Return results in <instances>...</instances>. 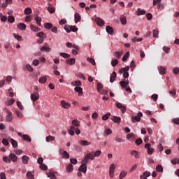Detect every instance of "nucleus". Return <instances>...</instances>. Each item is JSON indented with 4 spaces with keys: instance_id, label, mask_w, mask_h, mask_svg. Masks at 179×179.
I'll return each mask as SVG.
<instances>
[{
    "instance_id": "e2e57ef3",
    "label": "nucleus",
    "mask_w": 179,
    "mask_h": 179,
    "mask_svg": "<svg viewBox=\"0 0 179 179\" xmlns=\"http://www.w3.org/2000/svg\"><path fill=\"white\" fill-rule=\"evenodd\" d=\"M122 56V52H115V57L116 58H120Z\"/></svg>"
},
{
    "instance_id": "9b49d317",
    "label": "nucleus",
    "mask_w": 179,
    "mask_h": 179,
    "mask_svg": "<svg viewBox=\"0 0 179 179\" xmlns=\"http://www.w3.org/2000/svg\"><path fill=\"white\" fill-rule=\"evenodd\" d=\"M59 153L63 159H69V154L66 151H63L62 149L59 150Z\"/></svg>"
},
{
    "instance_id": "72a5a7b5",
    "label": "nucleus",
    "mask_w": 179,
    "mask_h": 179,
    "mask_svg": "<svg viewBox=\"0 0 179 179\" xmlns=\"http://www.w3.org/2000/svg\"><path fill=\"white\" fill-rule=\"evenodd\" d=\"M146 11L145 10H142L141 8L137 9V15L141 16V15H145Z\"/></svg>"
},
{
    "instance_id": "20e7f679",
    "label": "nucleus",
    "mask_w": 179,
    "mask_h": 179,
    "mask_svg": "<svg viewBox=\"0 0 179 179\" xmlns=\"http://www.w3.org/2000/svg\"><path fill=\"white\" fill-rule=\"evenodd\" d=\"M128 71H129V66H126L124 68L121 69L119 71V73H123V77L124 79H127L129 77V73H128Z\"/></svg>"
},
{
    "instance_id": "412c9836",
    "label": "nucleus",
    "mask_w": 179,
    "mask_h": 179,
    "mask_svg": "<svg viewBox=\"0 0 179 179\" xmlns=\"http://www.w3.org/2000/svg\"><path fill=\"white\" fill-rule=\"evenodd\" d=\"M9 158L10 162H13L14 163H16V162H17V157L15 155V154H10Z\"/></svg>"
},
{
    "instance_id": "2eb2a0df",
    "label": "nucleus",
    "mask_w": 179,
    "mask_h": 179,
    "mask_svg": "<svg viewBox=\"0 0 179 179\" xmlns=\"http://www.w3.org/2000/svg\"><path fill=\"white\" fill-rule=\"evenodd\" d=\"M41 51L50 52V51H51V48L48 47V43H45V46H43L41 48Z\"/></svg>"
},
{
    "instance_id": "69168bd1",
    "label": "nucleus",
    "mask_w": 179,
    "mask_h": 179,
    "mask_svg": "<svg viewBox=\"0 0 179 179\" xmlns=\"http://www.w3.org/2000/svg\"><path fill=\"white\" fill-rule=\"evenodd\" d=\"M160 5L162 3V0H153V6H156V5Z\"/></svg>"
},
{
    "instance_id": "f3484780",
    "label": "nucleus",
    "mask_w": 179,
    "mask_h": 179,
    "mask_svg": "<svg viewBox=\"0 0 179 179\" xmlns=\"http://www.w3.org/2000/svg\"><path fill=\"white\" fill-rule=\"evenodd\" d=\"M72 127H74V128H79L80 127V122L78 121V120H73L71 122Z\"/></svg>"
},
{
    "instance_id": "c9c22d12",
    "label": "nucleus",
    "mask_w": 179,
    "mask_h": 179,
    "mask_svg": "<svg viewBox=\"0 0 179 179\" xmlns=\"http://www.w3.org/2000/svg\"><path fill=\"white\" fill-rule=\"evenodd\" d=\"M55 141V137L51 135L46 137V142H52Z\"/></svg>"
},
{
    "instance_id": "f8f14e48",
    "label": "nucleus",
    "mask_w": 179,
    "mask_h": 179,
    "mask_svg": "<svg viewBox=\"0 0 179 179\" xmlns=\"http://www.w3.org/2000/svg\"><path fill=\"white\" fill-rule=\"evenodd\" d=\"M61 106L63 107V108L68 109L69 107H71V103L65 101V100L61 101Z\"/></svg>"
},
{
    "instance_id": "4c0bfd02",
    "label": "nucleus",
    "mask_w": 179,
    "mask_h": 179,
    "mask_svg": "<svg viewBox=\"0 0 179 179\" xmlns=\"http://www.w3.org/2000/svg\"><path fill=\"white\" fill-rule=\"evenodd\" d=\"M30 29L31 30H32V31H40V28L33 25V24H31L30 26Z\"/></svg>"
},
{
    "instance_id": "5fc2aeb1",
    "label": "nucleus",
    "mask_w": 179,
    "mask_h": 179,
    "mask_svg": "<svg viewBox=\"0 0 179 179\" xmlns=\"http://www.w3.org/2000/svg\"><path fill=\"white\" fill-rule=\"evenodd\" d=\"M127 176V172H125L124 171H122L120 174V178L122 179L124 178V177Z\"/></svg>"
},
{
    "instance_id": "7c9ffc66",
    "label": "nucleus",
    "mask_w": 179,
    "mask_h": 179,
    "mask_svg": "<svg viewBox=\"0 0 179 179\" xmlns=\"http://www.w3.org/2000/svg\"><path fill=\"white\" fill-rule=\"evenodd\" d=\"M22 139H24V141H27V142H31V138H30V136L27 134L22 135Z\"/></svg>"
},
{
    "instance_id": "37998d69",
    "label": "nucleus",
    "mask_w": 179,
    "mask_h": 179,
    "mask_svg": "<svg viewBox=\"0 0 179 179\" xmlns=\"http://www.w3.org/2000/svg\"><path fill=\"white\" fill-rule=\"evenodd\" d=\"M71 85L73 86H81L82 85V83L80 82V80H76L75 82H73L71 83Z\"/></svg>"
},
{
    "instance_id": "a211bd4d",
    "label": "nucleus",
    "mask_w": 179,
    "mask_h": 179,
    "mask_svg": "<svg viewBox=\"0 0 179 179\" xmlns=\"http://www.w3.org/2000/svg\"><path fill=\"white\" fill-rule=\"evenodd\" d=\"M74 17H75V23H79V22H80V20H82L80 14H79L78 13H75Z\"/></svg>"
},
{
    "instance_id": "6ab92c4d",
    "label": "nucleus",
    "mask_w": 179,
    "mask_h": 179,
    "mask_svg": "<svg viewBox=\"0 0 179 179\" xmlns=\"http://www.w3.org/2000/svg\"><path fill=\"white\" fill-rule=\"evenodd\" d=\"M115 79H117V73L115 71H113L110 78V83H113V82H115Z\"/></svg>"
},
{
    "instance_id": "338daca9",
    "label": "nucleus",
    "mask_w": 179,
    "mask_h": 179,
    "mask_svg": "<svg viewBox=\"0 0 179 179\" xmlns=\"http://www.w3.org/2000/svg\"><path fill=\"white\" fill-rule=\"evenodd\" d=\"M143 141H142V138H138L136 141L135 143L136 145H141V143H143Z\"/></svg>"
},
{
    "instance_id": "864d4df0",
    "label": "nucleus",
    "mask_w": 179,
    "mask_h": 179,
    "mask_svg": "<svg viewBox=\"0 0 179 179\" xmlns=\"http://www.w3.org/2000/svg\"><path fill=\"white\" fill-rule=\"evenodd\" d=\"M70 30L73 33H76V31H78V28L76 26H70Z\"/></svg>"
},
{
    "instance_id": "3c124183",
    "label": "nucleus",
    "mask_w": 179,
    "mask_h": 179,
    "mask_svg": "<svg viewBox=\"0 0 179 179\" xmlns=\"http://www.w3.org/2000/svg\"><path fill=\"white\" fill-rule=\"evenodd\" d=\"M15 114H16L17 117H18V118H23V114L22 113V112H20L19 110H16Z\"/></svg>"
},
{
    "instance_id": "b1692460",
    "label": "nucleus",
    "mask_w": 179,
    "mask_h": 179,
    "mask_svg": "<svg viewBox=\"0 0 179 179\" xmlns=\"http://www.w3.org/2000/svg\"><path fill=\"white\" fill-rule=\"evenodd\" d=\"M158 71L162 75H166V71H167V69L160 66L158 67Z\"/></svg>"
},
{
    "instance_id": "09e8293b",
    "label": "nucleus",
    "mask_w": 179,
    "mask_h": 179,
    "mask_svg": "<svg viewBox=\"0 0 179 179\" xmlns=\"http://www.w3.org/2000/svg\"><path fill=\"white\" fill-rule=\"evenodd\" d=\"M8 22L9 23H13L15 22V17H13L12 15L8 16Z\"/></svg>"
},
{
    "instance_id": "393cba45",
    "label": "nucleus",
    "mask_w": 179,
    "mask_h": 179,
    "mask_svg": "<svg viewBox=\"0 0 179 179\" xmlns=\"http://www.w3.org/2000/svg\"><path fill=\"white\" fill-rule=\"evenodd\" d=\"M111 120L112 121H113V122H115L116 124H120L121 122V117L117 116H114L111 118Z\"/></svg>"
},
{
    "instance_id": "aec40b11",
    "label": "nucleus",
    "mask_w": 179,
    "mask_h": 179,
    "mask_svg": "<svg viewBox=\"0 0 179 179\" xmlns=\"http://www.w3.org/2000/svg\"><path fill=\"white\" fill-rule=\"evenodd\" d=\"M29 160H30V157H29L28 156L23 155L22 157V162L23 164H27V163H29Z\"/></svg>"
},
{
    "instance_id": "c03bdc74",
    "label": "nucleus",
    "mask_w": 179,
    "mask_h": 179,
    "mask_svg": "<svg viewBox=\"0 0 179 179\" xmlns=\"http://www.w3.org/2000/svg\"><path fill=\"white\" fill-rule=\"evenodd\" d=\"M128 58H129V52H127L126 54L123 56L122 61L125 62V61L128 59Z\"/></svg>"
},
{
    "instance_id": "774afa93",
    "label": "nucleus",
    "mask_w": 179,
    "mask_h": 179,
    "mask_svg": "<svg viewBox=\"0 0 179 179\" xmlns=\"http://www.w3.org/2000/svg\"><path fill=\"white\" fill-rule=\"evenodd\" d=\"M40 169L41 170H47L48 167L47 166V165L41 164L40 166Z\"/></svg>"
},
{
    "instance_id": "c756f323",
    "label": "nucleus",
    "mask_w": 179,
    "mask_h": 179,
    "mask_svg": "<svg viewBox=\"0 0 179 179\" xmlns=\"http://www.w3.org/2000/svg\"><path fill=\"white\" fill-rule=\"evenodd\" d=\"M10 143H11L13 148H17V141H16V140H15L13 138H10Z\"/></svg>"
},
{
    "instance_id": "9d476101",
    "label": "nucleus",
    "mask_w": 179,
    "mask_h": 179,
    "mask_svg": "<svg viewBox=\"0 0 179 179\" xmlns=\"http://www.w3.org/2000/svg\"><path fill=\"white\" fill-rule=\"evenodd\" d=\"M116 106L117 107V108H120L122 113V114L125 113V112L127 111V108L124 106H122V103L117 102L116 103Z\"/></svg>"
},
{
    "instance_id": "6e6d98bb",
    "label": "nucleus",
    "mask_w": 179,
    "mask_h": 179,
    "mask_svg": "<svg viewBox=\"0 0 179 179\" xmlns=\"http://www.w3.org/2000/svg\"><path fill=\"white\" fill-rule=\"evenodd\" d=\"M3 160L5 162V163H10V158L8 157L7 156H4L3 157Z\"/></svg>"
},
{
    "instance_id": "f704fd0d",
    "label": "nucleus",
    "mask_w": 179,
    "mask_h": 179,
    "mask_svg": "<svg viewBox=\"0 0 179 179\" xmlns=\"http://www.w3.org/2000/svg\"><path fill=\"white\" fill-rule=\"evenodd\" d=\"M44 27H45V29H46L47 30H50V29H52V24H51V23H50V22L45 23Z\"/></svg>"
},
{
    "instance_id": "c85d7f7f",
    "label": "nucleus",
    "mask_w": 179,
    "mask_h": 179,
    "mask_svg": "<svg viewBox=\"0 0 179 179\" xmlns=\"http://www.w3.org/2000/svg\"><path fill=\"white\" fill-rule=\"evenodd\" d=\"M17 27L20 29V30H26V24L24 23L18 24Z\"/></svg>"
},
{
    "instance_id": "cd10ccee",
    "label": "nucleus",
    "mask_w": 179,
    "mask_h": 179,
    "mask_svg": "<svg viewBox=\"0 0 179 179\" xmlns=\"http://www.w3.org/2000/svg\"><path fill=\"white\" fill-rule=\"evenodd\" d=\"M35 20L38 26H41V17H39L38 15H36L35 17Z\"/></svg>"
},
{
    "instance_id": "49530a36",
    "label": "nucleus",
    "mask_w": 179,
    "mask_h": 179,
    "mask_svg": "<svg viewBox=\"0 0 179 179\" xmlns=\"http://www.w3.org/2000/svg\"><path fill=\"white\" fill-rule=\"evenodd\" d=\"M111 65L112 66H117V65H118V60L117 59H112Z\"/></svg>"
},
{
    "instance_id": "a18cd8bd",
    "label": "nucleus",
    "mask_w": 179,
    "mask_h": 179,
    "mask_svg": "<svg viewBox=\"0 0 179 179\" xmlns=\"http://www.w3.org/2000/svg\"><path fill=\"white\" fill-rule=\"evenodd\" d=\"M156 170L159 173H163V166L162 165H157L156 167Z\"/></svg>"
},
{
    "instance_id": "bf43d9fd",
    "label": "nucleus",
    "mask_w": 179,
    "mask_h": 179,
    "mask_svg": "<svg viewBox=\"0 0 179 179\" xmlns=\"http://www.w3.org/2000/svg\"><path fill=\"white\" fill-rule=\"evenodd\" d=\"M173 73L174 75H178L179 74V68L178 67H175L173 70Z\"/></svg>"
},
{
    "instance_id": "dca6fc26",
    "label": "nucleus",
    "mask_w": 179,
    "mask_h": 179,
    "mask_svg": "<svg viewBox=\"0 0 179 179\" xmlns=\"http://www.w3.org/2000/svg\"><path fill=\"white\" fill-rule=\"evenodd\" d=\"M120 85L123 89H127L128 87V85H129V80H124V81H120Z\"/></svg>"
},
{
    "instance_id": "4468645a",
    "label": "nucleus",
    "mask_w": 179,
    "mask_h": 179,
    "mask_svg": "<svg viewBox=\"0 0 179 179\" xmlns=\"http://www.w3.org/2000/svg\"><path fill=\"white\" fill-rule=\"evenodd\" d=\"M79 145L81 146H89V145H92V143L86 141V140H80L78 141Z\"/></svg>"
},
{
    "instance_id": "f03ea898",
    "label": "nucleus",
    "mask_w": 179,
    "mask_h": 179,
    "mask_svg": "<svg viewBox=\"0 0 179 179\" xmlns=\"http://www.w3.org/2000/svg\"><path fill=\"white\" fill-rule=\"evenodd\" d=\"M75 132L76 135H79L80 134V129L78 127H75V126H71L70 129H69V134L71 136L75 135Z\"/></svg>"
},
{
    "instance_id": "473e14b6",
    "label": "nucleus",
    "mask_w": 179,
    "mask_h": 179,
    "mask_svg": "<svg viewBox=\"0 0 179 179\" xmlns=\"http://www.w3.org/2000/svg\"><path fill=\"white\" fill-rule=\"evenodd\" d=\"M36 36L40 38H45L47 37V35L43 31L38 33Z\"/></svg>"
},
{
    "instance_id": "1a4fd4ad",
    "label": "nucleus",
    "mask_w": 179,
    "mask_h": 179,
    "mask_svg": "<svg viewBox=\"0 0 179 179\" xmlns=\"http://www.w3.org/2000/svg\"><path fill=\"white\" fill-rule=\"evenodd\" d=\"M115 170V165H114V164H110V169H109V176L110 178H113V177H114Z\"/></svg>"
},
{
    "instance_id": "e433bc0d",
    "label": "nucleus",
    "mask_w": 179,
    "mask_h": 179,
    "mask_svg": "<svg viewBox=\"0 0 179 179\" xmlns=\"http://www.w3.org/2000/svg\"><path fill=\"white\" fill-rule=\"evenodd\" d=\"M66 171H68V173H72V171H73V165L71 164H69L66 167Z\"/></svg>"
},
{
    "instance_id": "0eeeda50",
    "label": "nucleus",
    "mask_w": 179,
    "mask_h": 179,
    "mask_svg": "<svg viewBox=\"0 0 179 179\" xmlns=\"http://www.w3.org/2000/svg\"><path fill=\"white\" fill-rule=\"evenodd\" d=\"M38 99H40V94H38V92H34L31 95V100L34 101H34H37Z\"/></svg>"
},
{
    "instance_id": "ea45409f",
    "label": "nucleus",
    "mask_w": 179,
    "mask_h": 179,
    "mask_svg": "<svg viewBox=\"0 0 179 179\" xmlns=\"http://www.w3.org/2000/svg\"><path fill=\"white\" fill-rule=\"evenodd\" d=\"M103 84L100 83H97V92L99 93H100V92H101V90H103Z\"/></svg>"
},
{
    "instance_id": "58836bf2",
    "label": "nucleus",
    "mask_w": 179,
    "mask_h": 179,
    "mask_svg": "<svg viewBox=\"0 0 179 179\" xmlns=\"http://www.w3.org/2000/svg\"><path fill=\"white\" fill-rule=\"evenodd\" d=\"M110 115H111V113H108L106 114H105L104 115L102 116V120L103 121H107V120H108V118L110 117Z\"/></svg>"
},
{
    "instance_id": "603ef678",
    "label": "nucleus",
    "mask_w": 179,
    "mask_h": 179,
    "mask_svg": "<svg viewBox=\"0 0 179 179\" xmlns=\"http://www.w3.org/2000/svg\"><path fill=\"white\" fill-rule=\"evenodd\" d=\"M152 33H153V37H155V38L159 37V30L154 29Z\"/></svg>"
},
{
    "instance_id": "052dcab7",
    "label": "nucleus",
    "mask_w": 179,
    "mask_h": 179,
    "mask_svg": "<svg viewBox=\"0 0 179 179\" xmlns=\"http://www.w3.org/2000/svg\"><path fill=\"white\" fill-rule=\"evenodd\" d=\"M26 69H27L29 71V72H33V67H31V66H30V64H27L25 66Z\"/></svg>"
},
{
    "instance_id": "2f4dec72",
    "label": "nucleus",
    "mask_w": 179,
    "mask_h": 179,
    "mask_svg": "<svg viewBox=\"0 0 179 179\" xmlns=\"http://www.w3.org/2000/svg\"><path fill=\"white\" fill-rule=\"evenodd\" d=\"M38 82H39V83H42V84L46 83L47 76L41 77L38 80Z\"/></svg>"
},
{
    "instance_id": "39448f33",
    "label": "nucleus",
    "mask_w": 179,
    "mask_h": 179,
    "mask_svg": "<svg viewBox=\"0 0 179 179\" xmlns=\"http://www.w3.org/2000/svg\"><path fill=\"white\" fill-rule=\"evenodd\" d=\"M142 117H143V114L142 113V112H139L138 113L137 115L133 116L131 117V121L132 122H140L141 118H142Z\"/></svg>"
},
{
    "instance_id": "7ed1b4c3",
    "label": "nucleus",
    "mask_w": 179,
    "mask_h": 179,
    "mask_svg": "<svg viewBox=\"0 0 179 179\" xmlns=\"http://www.w3.org/2000/svg\"><path fill=\"white\" fill-rule=\"evenodd\" d=\"M3 110L7 114L6 117V121H7V122H11V121H13V116H12V112L8 108H5Z\"/></svg>"
},
{
    "instance_id": "de8ad7c7",
    "label": "nucleus",
    "mask_w": 179,
    "mask_h": 179,
    "mask_svg": "<svg viewBox=\"0 0 179 179\" xmlns=\"http://www.w3.org/2000/svg\"><path fill=\"white\" fill-rule=\"evenodd\" d=\"M48 177H49V178H50V179H57V177L52 172L49 173L48 174Z\"/></svg>"
},
{
    "instance_id": "0e129e2a",
    "label": "nucleus",
    "mask_w": 179,
    "mask_h": 179,
    "mask_svg": "<svg viewBox=\"0 0 179 179\" xmlns=\"http://www.w3.org/2000/svg\"><path fill=\"white\" fill-rule=\"evenodd\" d=\"M17 106L20 110H23V105L22 104V102L17 101Z\"/></svg>"
},
{
    "instance_id": "ddd939ff",
    "label": "nucleus",
    "mask_w": 179,
    "mask_h": 179,
    "mask_svg": "<svg viewBox=\"0 0 179 179\" xmlns=\"http://www.w3.org/2000/svg\"><path fill=\"white\" fill-rule=\"evenodd\" d=\"M95 22L98 24V26H104V20L99 17L95 18Z\"/></svg>"
},
{
    "instance_id": "8fccbe9b",
    "label": "nucleus",
    "mask_w": 179,
    "mask_h": 179,
    "mask_svg": "<svg viewBox=\"0 0 179 179\" xmlns=\"http://www.w3.org/2000/svg\"><path fill=\"white\" fill-rule=\"evenodd\" d=\"M13 36L15 37V38H16V40H18V41H22V40H23V38H22V36L20 35L14 34Z\"/></svg>"
},
{
    "instance_id": "4be33fe9",
    "label": "nucleus",
    "mask_w": 179,
    "mask_h": 179,
    "mask_svg": "<svg viewBox=\"0 0 179 179\" xmlns=\"http://www.w3.org/2000/svg\"><path fill=\"white\" fill-rule=\"evenodd\" d=\"M66 64L68 65H75V62H76V59L75 58H71V59H68L66 60Z\"/></svg>"
},
{
    "instance_id": "680f3d73",
    "label": "nucleus",
    "mask_w": 179,
    "mask_h": 179,
    "mask_svg": "<svg viewBox=\"0 0 179 179\" xmlns=\"http://www.w3.org/2000/svg\"><path fill=\"white\" fill-rule=\"evenodd\" d=\"M48 10L50 13H54V12H55V8H54V7L49 6L48 7Z\"/></svg>"
},
{
    "instance_id": "6e6552de",
    "label": "nucleus",
    "mask_w": 179,
    "mask_h": 179,
    "mask_svg": "<svg viewBox=\"0 0 179 179\" xmlns=\"http://www.w3.org/2000/svg\"><path fill=\"white\" fill-rule=\"evenodd\" d=\"M130 155L131 156H134V157H135V159H141V152L136 151V150H131L130 152Z\"/></svg>"
},
{
    "instance_id": "f257e3e1",
    "label": "nucleus",
    "mask_w": 179,
    "mask_h": 179,
    "mask_svg": "<svg viewBox=\"0 0 179 179\" xmlns=\"http://www.w3.org/2000/svg\"><path fill=\"white\" fill-rule=\"evenodd\" d=\"M90 155H86L84 159L81 161V165L78 169V171L86 174V171H87V163H89Z\"/></svg>"
},
{
    "instance_id": "a19ab883",
    "label": "nucleus",
    "mask_w": 179,
    "mask_h": 179,
    "mask_svg": "<svg viewBox=\"0 0 179 179\" xmlns=\"http://www.w3.org/2000/svg\"><path fill=\"white\" fill-rule=\"evenodd\" d=\"M59 55L61 57H63V58H71V55H69L68 53L61 52V53H59Z\"/></svg>"
},
{
    "instance_id": "bb28decb",
    "label": "nucleus",
    "mask_w": 179,
    "mask_h": 179,
    "mask_svg": "<svg viewBox=\"0 0 179 179\" xmlns=\"http://www.w3.org/2000/svg\"><path fill=\"white\" fill-rule=\"evenodd\" d=\"M120 20L122 24L123 25L127 24V17H125L124 15H120Z\"/></svg>"
},
{
    "instance_id": "79ce46f5",
    "label": "nucleus",
    "mask_w": 179,
    "mask_h": 179,
    "mask_svg": "<svg viewBox=\"0 0 179 179\" xmlns=\"http://www.w3.org/2000/svg\"><path fill=\"white\" fill-rule=\"evenodd\" d=\"M87 61L88 62H90V64H92V65H96V62L94 61V59H93V58L87 57Z\"/></svg>"
},
{
    "instance_id": "423d86ee",
    "label": "nucleus",
    "mask_w": 179,
    "mask_h": 179,
    "mask_svg": "<svg viewBox=\"0 0 179 179\" xmlns=\"http://www.w3.org/2000/svg\"><path fill=\"white\" fill-rule=\"evenodd\" d=\"M87 155H90V158L89 160H94L95 157H99V156H100V155H101V150H97L94 152V155H93V154L92 153H88Z\"/></svg>"
},
{
    "instance_id": "4d7b16f0",
    "label": "nucleus",
    "mask_w": 179,
    "mask_h": 179,
    "mask_svg": "<svg viewBox=\"0 0 179 179\" xmlns=\"http://www.w3.org/2000/svg\"><path fill=\"white\" fill-rule=\"evenodd\" d=\"M151 99H152L154 101H157V99H159V96L157 95V94H154L152 95Z\"/></svg>"
},
{
    "instance_id": "13d9d810",
    "label": "nucleus",
    "mask_w": 179,
    "mask_h": 179,
    "mask_svg": "<svg viewBox=\"0 0 179 179\" xmlns=\"http://www.w3.org/2000/svg\"><path fill=\"white\" fill-rule=\"evenodd\" d=\"M24 13L26 15H30L31 13V8H25Z\"/></svg>"
},
{
    "instance_id": "a878e982",
    "label": "nucleus",
    "mask_w": 179,
    "mask_h": 179,
    "mask_svg": "<svg viewBox=\"0 0 179 179\" xmlns=\"http://www.w3.org/2000/svg\"><path fill=\"white\" fill-rule=\"evenodd\" d=\"M106 30L108 34H114V29L110 26L106 27Z\"/></svg>"
},
{
    "instance_id": "5701e85b",
    "label": "nucleus",
    "mask_w": 179,
    "mask_h": 179,
    "mask_svg": "<svg viewBox=\"0 0 179 179\" xmlns=\"http://www.w3.org/2000/svg\"><path fill=\"white\" fill-rule=\"evenodd\" d=\"M74 90L78 93V96H82L83 94V90L80 87H76Z\"/></svg>"
}]
</instances>
